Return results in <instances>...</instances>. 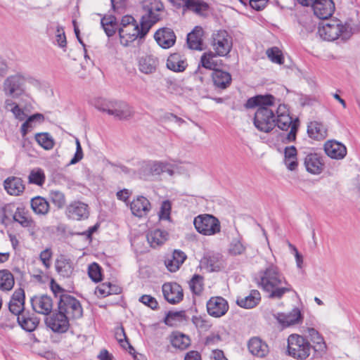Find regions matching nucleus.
<instances>
[{"label":"nucleus","mask_w":360,"mask_h":360,"mask_svg":"<svg viewBox=\"0 0 360 360\" xmlns=\"http://www.w3.org/2000/svg\"><path fill=\"white\" fill-rule=\"evenodd\" d=\"M255 281L257 286L271 299H281L285 294L293 291L292 286L283 274L274 264L260 270L256 274Z\"/></svg>","instance_id":"nucleus-1"},{"label":"nucleus","mask_w":360,"mask_h":360,"mask_svg":"<svg viewBox=\"0 0 360 360\" xmlns=\"http://www.w3.org/2000/svg\"><path fill=\"white\" fill-rule=\"evenodd\" d=\"M274 101L275 98L272 95H257L248 98L245 104L247 109L257 107L253 123L262 132L269 133L276 127V116L273 109Z\"/></svg>","instance_id":"nucleus-2"},{"label":"nucleus","mask_w":360,"mask_h":360,"mask_svg":"<svg viewBox=\"0 0 360 360\" xmlns=\"http://www.w3.org/2000/svg\"><path fill=\"white\" fill-rule=\"evenodd\" d=\"M359 30V24L352 19H348L345 22L339 19H333L320 24L318 34L325 41L345 43Z\"/></svg>","instance_id":"nucleus-3"},{"label":"nucleus","mask_w":360,"mask_h":360,"mask_svg":"<svg viewBox=\"0 0 360 360\" xmlns=\"http://www.w3.org/2000/svg\"><path fill=\"white\" fill-rule=\"evenodd\" d=\"M150 29V25L146 23V18H141L139 25L133 16L124 15L119 23L120 42L123 46H128L136 39L143 38Z\"/></svg>","instance_id":"nucleus-4"},{"label":"nucleus","mask_w":360,"mask_h":360,"mask_svg":"<svg viewBox=\"0 0 360 360\" xmlns=\"http://www.w3.org/2000/svg\"><path fill=\"white\" fill-rule=\"evenodd\" d=\"M94 105L98 110L107 112L119 120L128 119L133 115L131 107L124 101L98 98Z\"/></svg>","instance_id":"nucleus-5"},{"label":"nucleus","mask_w":360,"mask_h":360,"mask_svg":"<svg viewBox=\"0 0 360 360\" xmlns=\"http://www.w3.org/2000/svg\"><path fill=\"white\" fill-rule=\"evenodd\" d=\"M287 342V353L292 358L304 360L310 355L311 345L303 336L291 334L288 336Z\"/></svg>","instance_id":"nucleus-6"},{"label":"nucleus","mask_w":360,"mask_h":360,"mask_svg":"<svg viewBox=\"0 0 360 360\" xmlns=\"http://www.w3.org/2000/svg\"><path fill=\"white\" fill-rule=\"evenodd\" d=\"M283 131H290L286 136V139L291 142L296 139V134L298 128V120H292L290 116L289 110L285 105H280L276 108V126Z\"/></svg>","instance_id":"nucleus-7"},{"label":"nucleus","mask_w":360,"mask_h":360,"mask_svg":"<svg viewBox=\"0 0 360 360\" xmlns=\"http://www.w3.org/2000/svg\"><path fill=\"white\" fill-rule=\"evenodd\" d=\"M210 44L217 56H227L233 47L231 35L225 30L214 31L211 36Z\"/></svg>","instance_id":"nucleus-8"},{"label":"nucleus","mask_w":360,"mask_h":360,"mask_svg":"<svg viewBox=\"0 0 360 360\" xmlns=\"http://www.w3.org/2000/svg\"><path fill=\"white\" fill-rule=\"evenodd\" d=\"M174 172L173 165L160 161H144L141 163L139 175L143 179H148L150 176H158L167 173L172 176Z\"/></svg>","instance_id":"nucleus-9"},{"label":"nucleus","mask_w":360,"mask_h":360,"mask_svg":"<svg viewBox=\"0 0 360 360\" xmlns=\"http://www.w3.org/2000/svg\"><path fill=\"white\" fill-rule=\"evenodd\" d=\"M58 309L60 310L70 319H78L83 316V309L80 302L75 297L63 293L60 295L58 302Z\"/></svg>","instance_id":"nucleus-10"},{"label":"nucleus","mask_w":360,"mask_h":360,"mask_svg":"<svg viewBox=\"0 0 360 360\" xmlns=\"http://www.w3.org/2000/svg\"><path fill=\"white\" fill-rule=\"evenodd\" d=\"M193 224L196 231L204 236H213L221 231L219 219L211 214H200L194 218Z\"/></svg>","instance_id":"nucleus-11"},{"label":"nucleus","mask_w":360,"mask_h":360,"mask_svg":"<svg viewBox=\"0 0 360 360\" xmlns=\"http://www.w3.org/2000/svg\"><path fill=\"white\" fill-rule=\"evenodd\" d=\"M31 79L21 74L8 77L4 82V90L6 94L13 98H18L25 94V84Z\"/></svg>","instance_id":"nucleus-12"},{"label":"nucleus","mask_w":360,"mask_h":360,"mask_svg":"<svg viewBox=\"0 0 360 360\" xmlns=\"http://www.w3.org/2000/svg\"><path fill=\"white\" fill-rule=\"evenodd\" d=\"M70 319L60 310L53 312L51 315L46 319V326L53 332L63 333L68 331L70 327Z\"/></svg>","instance_id":"nucleus-13"},{"label":"nucleus","mask_w":360,"mask_h":360,"mask_svg":"<svg viewBox=\"0 0 360 360\" xmlns=\"http://www.w3.org/2000/svg\"><path fill=\"white\" fill-rule=\"evenodd\" d=\"M143 8L146 14L142 18H146V23L150 25V27L160 19V11L163 9V4L160 0H144Z\"/></svg>","instance_id":"nucleus-14"},{"label":"nucleus","mask_w":360,"mask_h":360,"mask_svg":"<svg viewBox=\"0 0 360 360\" xmlns=\"http://www.w3.org/2000/svg\"><path fill=\"white\" fill-rule=\"evenodd\" d=\"M65 214L68 219L72 220L86 219L89 215V206L79 200L72 201L66 207Z\"/></svg>","instance_id":"nucleus-15"},{"label":"nucleus","mask_w":360,"mask_h":360,"mask_svg":"<svg viewBox=\"0 0 360 360\" xmlns=\"http://www.w3.org/2000/svg\"><path fill=\"white\" fill-rule=\"evenodd\" d=\"M229 309L228 302L220 296L212 297L207 302V313L214 318H220L224 316Z\"/></svg>","instance_id":"nucleus-16"},{"label":"nucleus","mask_w":360,"mask_h":360,"mask_svg":"<svg viewBox=\"0 0 360 360\" xmlns=\"http://www.w3.org/2000/svg\"><path fill=\"white\" fill-rule=\"evenodd\" d=\"M311 6L314 15L319 19H328L335 11L333 0H314Z\"/></svg>","instance_id":"nucleus-17"},{"label":"nucleus","mask_w":360,"mask_h":360,"mask_svg":"<svg viewBox=\"0 0 360 360\" xmlns=\"http://www.w3.org/2000/svg\"><path fill=\"white\" fill-rule=\"evenodd\" d=\"M32 309L40 314L48 315L53 309V300L46 295H38L31 298Z\"/></svg>","instance_id":"nucleus-18"},{"label":"nucleus","mask_w":360,"mask_h":360,"mask_svg":"<svg viewBox=\"0 0 360 360\" xmlns=\"http://www.w3.org/2000/svg\"><path fill=\"white\" fill-rule=\"evenodd\" d=\"M274 317L283 328L298 324L302 319L301 311L297 308L288 313H277Z\"/></svg>","instance_id":"nucleus-19"},{"label":"nucleus","mask_w":360,"mask_h":360,"mask_svg":"<svg viewBox=\"0 0 360 360\" xmlns=\"http://www.w3.org/2000/svg\"><path fill=\"white\" fill-rule=\"evenodd\" d=\"M165 299L170 304H175L182 300L184 294L181 287L176 283H166L162 285Z\"/></svg>","instance_id":"nucleus-20"},{"label":"nucleus","mask_w":360,"mask_h":360,"mask_svg":"<svg viewBox=\"0 0 360 360\" xmlns=\"http://www.w3.org/2000/svg\"><path fill=\"white\" fill-rule=\"evenodd\" d=\"M326 154L334 160H342L347 155L346 146L335 140H328L323 146Z\"/></svg>","instance_id":"nucleus-21"},{"label":"nucleus","mask_w":360,"mask_h":360,"mask_svg":"<svg viewBox=\"0 0 360 360\" xmlns=\"http://www.w3.org/2000/svg\"><path fill=\"white\" fill-rule=\"evenodd\" d=\"M139 70L145 75H150L156 71L158 59L151 54H144L137 59Z\"/></svg>","instance_id":"nucleus-22"},{"label":"nucleus","mask_w":360,"mask_h":360,"mask_svg":"<svg viewBox=\"0 0 360 360\" xmlns=\"http://www.w3.org/2000/svg\"><path fill=\"white\" fill-rule=\"evenodd\" d=\"M157 43L163 49L172 46L176 41V35L174 31L168 27L158 30L154 35Z\"/></svg>","instance_id":"nucleus-23"},{"label":"nucleus","mask_w":360,"mask_h":360,"mask_svg":"<svg viewBox=\"0 0 360 360\" xmlns=\"http://www.w3.org/2000/svg\"><path fill=\"white\" fill-rule=\"evenodd\" d=\"M212 80L216 89L224 90L230 86L232 82L231 75L219 68L212 72Z\"/></svg>","instance_id":"nucleus-24"},{"label":"nucleus","mask_w":360,"mask_h":360,"mask_svg":"<svg viewBox=\"0 0 360 360\" xmlns=\"http://www.w3.org/2000/svg\"><path fill=\"white\" fill-rule=\"evenodd\" d=\"M8 309L12 314L18 316L25 312V292L22 288L16 290L13 294Z\"/></svg>","instance_id":"nucleus-25"},{"label":"nucleus","mask_w":360,"mask_h":360,"mask_svg":"<svg viewBox=\"0 0 360 360\" xmlns=\"http://www.w3.org/2000/svg\"><path fill=\"white\" fill-rule=\"evenodd\" d=\"M4 186L6 192L13 196L21 195L25 188L22 179L16 176H9L6 179Z\"/></svg>","instance_id":"nucleus-26"},{"label":"nucleus","mask_w":360,"mask_h":360,"mask_svg":"<svg viewBox=\"0 0 360 360\" xmlns=\"http://www.w3.org/2000/svg\"><path fill=\"white\" fill-rule=\"evenodd\" d=\"M170 2L177 8L183 7L184 10L188 9L196 13H200L208 8L207 3L198 0H170Z\"/></svg>","instance_id":"nucleus-27"},{"label":"nucleus","mask_w":360,"mask_h":360,"mask_svg":"<svg viewBox=\"0 0 360 360\" xmlns=\"http://www.w3.org/2000/svg\"><path fill=\"white\" fill-rule=\"evenodd\" d=\"M17 321L22 329L27 332L34 331L39 323V319L29 311H25L17 316Z\"/></svg>","instance_id":"nucleus-28"},{"label":"nucleus","mask_w":360,"mask_h":360,"mask_svg":"<svg viewBox=\"0 0 360 360\" xmlns=\"http://www.w3.org/2000/svg\"><path fill=\"white\" fill-rule=\"evenodd\" d=\"M55 267L58 274L64 278L70 277L74 270L73 262L63 255H60L56 259Z\"/></svg>","instance_id":"nucleus-29"},{"label":"nucleus","mask_w":360,"mask_h":360,"mask_svg":"<svg viewBox=\"0 0 360 360\" xmlns=\"http://www.w3.org/2000/svg\"><path fill=\"white\" fill-rule=\"evenodd\" d=\"M130 209L134 215L142 217L150 211V203L146 198L139 196L131 202Z\"/></svg>","instance_id":"nucleus-30"},{"label":"nucleus","mask_w":360,"mask_h":360,"mask_svg":"<svg viewBox=\"0 0 360 360\" xmlns=\"http://www.w3.org/2000/svg\"><path fill=\"white\" fill-rule=\"evenodd\" d=\"M203 30L199 26L195 27L192 32L187 35V44L189 49L202 50L203 45Z\"/></svg>","instance_id":"nucleus-31"},{"label":"nucleus","mask_w":360,"mask_h":360,"mask_svg":"<svg viewBox=\"0 0 360 360\" xmlns=\"http://www.w3.org/2000/svg\"><path fill=\"white\" fill-rule=\"evenodd\" d=\"M326 127L321 122L313 121L307 126V134L311 139L320 141L324 139L328 134Z\"/></svg>","instance_id":"nucleus-32"},{"label":"nucleus","mask_w":360,"mask_h":360,"mask_svg":"<svg viewBox=\"0 0 360 360\" xmlns=\"http://www.w3.org/2000/svg\"><path fill=\"white\" fill-rule=\"evenodd\" d=\"M304 166L308 172L319 174L323 170V164L321 158L316 153H311L306 156Z\"/></svg>","instance_id":"nucleus-33"},{"label":"nucleus","mask_w":360,"mask_h":360,"mask_svg":"<svg viewBox=\"0 0 360 360\" xmlns=\"http://www.w3.org/2000/svg\"><path fill=\"white\" fill-rule=\"evenodd\" d=\"M168 233L159 229L150 230L147 233V240L153 248L162 245L168 238Z\"/></svg>","instance_id":"nucleus-34"},{"label":"nucleus","mask_w":360,"mask_h":360,"mask_svg":"<svg viewBox=\"0 0 360 360\" xmlns=\"http://www.w3.org/2000/svg\"><path fill=\"white\" fill-rule=\"evenodd\" d=\"M49 35L54 34V44L61 49H65L67 46V40L63 27L58 23H52L48 27Z\"/></svg>","instance_id":"nucleus-35"},{"label":"nucleus","mask_w":360,"mask_h":360,"mask_svg":"<svg viewBox=\"0 0 360 360\" xmlns=\"http://www.w3.org/2000/svg\"><path fill=\"white\" fill-rule=\"evenodd\" d=\"M248 349L251 354L258 357H264L269 352L267 345L258 338H253L250 340Z\"/></svg>","instance_id":"nucleus-36"},{"label":"nucleus","mask_w":360,"mask_h":360,"mask_svg":"<svg viewBox=\"0 0 360 360\" xmlns=\"http://www.w3.org/2000/svg\"><path fill=\"white\" fill-rule=\"evenodd\" d=\"M261 300V295L258 290H252L250 293L244 297H238L236 303L240 307L252 309L257 306Z\"/></svg>","instance_id":"nucleus-37"},{"label":"nucleus","mask_w":360,"mask_h":360,"mask_svg":"<svg viewBox=\"0 0 360 360\" xmlns=\"http://www.w3.org/2000/svg\"><path fill=\"white\" fill-rule=\"evenodd\" d=\"M186 259V254L181 250H174L170 258L165 260V265L171 272L176 271Z\"/></svg>","instance_id":"nucleus-38"},{"label":"nucleus","mask_w":360,"mask_h":360,"mask_svg":"<svg viewBox=\"0 0 360 360\" xmlns=\"http://www.w3.org/2000/svg\"><path fill=\"white\" fill-rule=\"evenodd\" d=\"M167 67L174 72H180L186 70L187 63L180 54L173 53L167 60Z\"/></svg>","instance_id":"nucleus-39"},{"label":"nucleus","mask_w":360,"mask_h":360,"mask_svg":"<svg viewBox=\"0 0 360 360\" xmlns=\"http://www.w3.org/2000/svg\"><path fill=\"white\" fill-rule=\"evenodd\" d=\"M13 220L26 228H31L34 225V222L29 216L28 212L22 206L17 207Z\"/></svg>","instance_id":"nucleus-40"},{"label":"nucleus","mask_w":360,"mask_h":360,"mask_svg":"<svg viewBox=\"0 0 360 360\" xmlns=\"http://www.w3.org/2000/svg\"><path fill=\"white\" fill-rule=\"evenodd\" d=\"M101 27L108 37L113 36L118 31L119 24L113 15L104 16L101 20Z\"/></svg>","instance_id":"nucleus-41"},{"label":"nucleus","mask_w":360,"mask_h":360,"mask_svg":"<svg viewBox=\"0 0 360 360\" xmlns=\"http://www.w3.org/2000/svg\"><path fill=\"white\" fill-rule=\"evenodd\" d=\"M217 54L214 51H207L205 52L200 58V61L198 65V68L202 66V68L212 70L214 72V70L218 69V63L217 60L215 59L217 57Z\"/></svg>","instance_id":"nucleus-42"},{"label":"nucleus","mask_w":360,"mask_h":360,"mask_svg":"<svg viewBox=\"0 0 360 360\" xmlns=\"http://www.w3.org/2000/svg\"><path fill=\"white\" fill-rule=\"evenodd\" d=\"M15 284L14 276L8 269L0 270V290L10 291Z\"/></svg>","instance_id":"nucleus-43"},{"label":"nucleus","mask_w":360,"mask_h":360,"mask_svg":"<svg viewBox=\"0 0 360 360\" xmlns=\"http://www.w3.org/2000/svg\"><path fill=\"white\" fill-rule=\"evenodd\" d=\"M31 207L35 214L44 215L48 212L49 205L45 198L37 196L32 199Z\"/></svg>","instance_id":"nucleus-44"},{"label":"nucleus","mask_w":360,"mask_h":360,"mask_svg":"<svg viewBox=\"0 0 360 360\" xmlns=\"http://www.w3.org/2000/svg\"><path fill=\"white\" fill-rule=\"evenodd\" d=\"M171 342L174 347L184 350L190 345L191 340L188 336L181 333L176 332L173 333Z\"/></svg>","instance_id":"nucleus-45"},{"label":"nucleus","mask_w":360,"mask_h":360,"mask_svg":"<svg viewBox=\"0 0 360 360\" xmlns=\"http://www.w3.org/2000/svg\"><path fill=\"white\" fill-rule=\"evenodd\" d=\"M44 120V115L40 113H36L30 116L21 126V131L25 136L28 131L34 127V122H41Z\"/></svg>","instance_id":"nucleus-46"},{"label":"nucleus","mask_w":360,"mask_h":360,"mask_svg":"<svg viewBox=\"0 0 360 360\" xmlns=\"http://www.w3.org/2000/svg\"><path fill=\"white\" fill-rule=\"evenodd\" d=\"M35 140L45 150H50L54 146L52 136L49 133H39L36 134Z\"/></svg>","instance_id":"nucleus-47"},{"label":"nucleus","mask_w":360,"mask_h":360,"mask_svg":"<svg viewBox=\"0 0 360 360\" xmlns=\"http://www.w3.org/2000/svg\"><path fill=\"white\" fill-rule=\"evenodd\" d=\"M45 174L40 168L32 169L28 176L29 183L37 186H42L45 182Z\"/></svg>","instance_id":"nucleus-48"},{"label":"nucleus","mask_w":360,"mask_h":360,"mask_svg":"<svg viewBox=\"0 0 360 360\" xmlns=\"http://www.w3.org/2000/svg\"><path fill=\"white\" fill-rule=\"evenodd\" d=\"M201 262L208 272L218 271L221 269V264L215 257H205Z\"/></svg>","instance_id":"nucleus-49"},{"label":"nucleus","mask_w":360,"mask_h":360,"mask_svg":"<svg viewBox=\"0 0 360 360\" xmlns=\"http://www.w3.org/2000/svg\"><path fill=\"white\" fill-rule=\"evenodd\" d=\"M191 291L195 295H200L203 290V278L200 275H194L189 283Z\"/></svg>","instance_id":"nucleus-50"},{"label":"nucleus","mask_w":360,"mask_h":360,"mask_svg":"<svg viewBox=\"0 0 360 360\" xmlns=\"http://www.w3.org/2000/svg\"><path fill=\"white\" fill-rule=\"evenodd\" d=\"M245 250V247L239 238H233L230 245L229 251L233 255H238L243 254Z\"/></svg>","instance_id":"nucleus-51"},{"label":"nucleus","mask_w":360,"mask_h":360,"mask_svg":"<svg viewBox=\"0 0 360 360\" xmlns=\"http://www.w3.org/2000/svg\"><path fill=\"white\" fill-rule=\"evenodd\" d=\"M51 201L58 208H62L65 204V197L63 193L59 191H51L49 193Z\"/></svg>","instance_id":"nucleus-52"},{"label":"nucleus","mask_w":360,"mask_h":360,"mask_svg":"<svg viewBox=\"0 0 360 360\" xmlns=\"http://www.w3.org/2000/svg\"><path fill=\"white\" fill-rule=\"evenodd\" d=\"M88 274L89 278L94 282L97 283L101 281L102 278L101 266L96 262H93L89 264L88 268Z\"/></svg>","instance_id":"nucleus-53"},{"label":"nucleus","mask_w":360,"mask_h":360,"mask_svg":"<svg viewBox=\"0 0 360 360\" xmlns=\"http://www.w3.org/2000/svg\"><path fill=\"white\" fill-rule=\"evenodd\" d=\"M269 58L275 63L283 64V58L281 51L277 47H272L266 51Z\"/></svg>","instance_id":"nucleus-54"},{"label":"nucleus","mask_w":360,"mask_h":360,"mask_svg":"<svg viewBox=\"0 0 360 360\" xmlns=\"http://www.w3.org/2000/svg\"><path fill=\"white\" fill-rule=\"evenodd\" d=\"M52 256L53 252L49 248L42 250L39 254V259L46 269H49L51 266Z\"/></svg>","instance_id":"nucleus-55"},{"label":"nucleus","mask_w":360,"mask_h":360,"mask_svg":"<svg viewBox=\"0 0 360 360\" xmlns=\"http://www.w3.org/2000/svg\"><path fill=\"white\" fill-rule=\"evenodd\" d=\"M172 210V205L169 200L162 202L159 212V218L161 220H169Z\"/></svg>","instance_id":"nucleus-56"},{"label":"nucleus","mask_w":360,"mask_h":360,"mask_svg":"<svg viewBox=\"0 0 360 360\" xmlns=\"http://www.w3.org/2000/svg\"><path fill=\"white\" fill-rule=\"evenodd\" d=\"M192 322L195 327L202 330H207L211 328L209 321L202 316H194L192 318Z\"/></svg>","instance_id":"nucleus-57"},{"label":"nucleus","mask_w":360,"mask_h":360,"mask_svg":"<svg viewBox=\"0 0 360 360\" xmlns=\"http://www.w3.org/2000/svg\"><path fill=\"white\" fill-rule=\"evenodd\" d=\"M17 207L14 203H8L6 204L2 208V217L6 219H13V217L15 214V210Z\"/></svg>","instance_id":"nucleus-58"},{"label":"nucleus","mask_w":360,"mask_h":360,"mask_svg":"<svg viewBox=\"0 0 360 360\" xmlns=\"http://www.w3.org/2000/svg\"><path fill=\"white\" fill-rule=\"evenodd\" d=\"M182 316V312L181 311H169V313L167 314L165 323L167 326H172L176 324V321H180V318Z\"/></svg>","instance_id":"nucleus-59"},{"label":"nucleus","mask_w":360,"mask_h":360,"mask_svg":"<svg viewBox=\"0 0 360 360\" xmlns=\"http://www.w3.org/2000/svg\"><path fill=\"white\" fill-rule=\"evenodd\" d=\"M139 302L145 304L146 306L150 307L152 309H155L158 308V303L156 299L148 295H143L139 298Z\"/></svg>","instance_id":"nucleus-60"},{"label":"nucleus","mask_w":360,"mask_h":360,"mask_svg":"<svg viewBox=\"0 0 360 360\" xmlns=\"http://www.w3.org/2000/svg\"><path fill=\"white\" fill-rule=\"evenodd\" d=\"M311 342L314 344V348L316 351L323 352L326 349V344L321 334L312 339Z\"/></svg>","instance_id":"nucleus-61"},{"label":"nucleus","mask_w":360,"mask_h":360,"mask_svg":"<svg viewBox=\"0 0 360 360\" xmlns=\"http://www.w3.org/2000/svg\"><path fill=\"white\" fill-rule=\"evenodd\" d=\"M83 158L82 148L78 139H76V152L74 157L70 160V164L74 165L79 162Z\"/></svg>","instance_id":"nucleus-62"},{"label":"nucleus","mask_w":360,"mask_h":360,"mask_svg":"<svg viewBox=\"0 0 360 360\" xmlns=\"http://www.w3.org/2000/svg\"><path fill=\"white\" fill-rule=\"evenodd\" d=\"M110 283H103L96 288V293L98 296L106 297L109 295Z\"/></svg>","instance_id":"nucleus-63"},{"label":"nucleus","mask_w":360,"mask_h":360,"mask_svg":"<svg viewBox=\"0 0 360 360\" xmlns=\"http://www.w3.org/2000/svg\"><path fill=\"white\" fill-rule=\"evenodd\" d=\"M268 0H250L249 4L251 8L256 11H260L265 8Z\"/></svg>","instance_id":"nucleus-64"}]
</instances>
